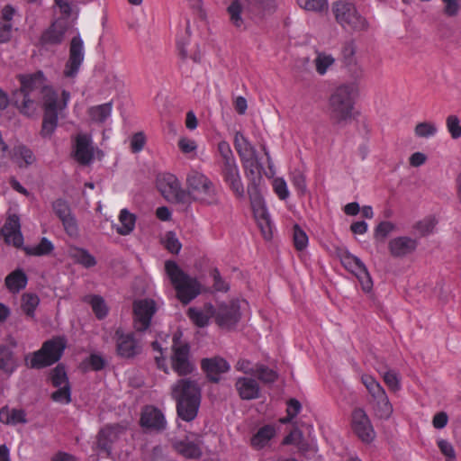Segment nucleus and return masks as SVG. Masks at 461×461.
Wrapping results in <instances>:
<instances>
[{
    "label": "nucleus",
    "mask_w": 461,
    "mask_h": 461,
    "mask_svg": "<svg viewBox=\"0 0 461 461\" xmlns=\"http://www.w3.org/2000/svg\"><path fill=\"white\" fill-rule=\"evenodd\" d=\"M20 88L12 94V101L20 112L27 116L32 115L42 99L44 116L41 127L42 137H50L55 131L58 114L65 106L69 94L62 92L63 104L59 101L58 94L44 86V75L41 71L17 77Z\"/></svg>",
    "instance_id": "obj_1"
},
{
    "label": "nucleus",
    "mask_w": 461,
    "mask_h": 461,
    "mask_svg": "<svg viewBox=\"0 0 461 461\" xmlns=\"http://www.w3.org/2000/svg\"><path fill=\"white\" fill-rule=\"evenodd\" d=\"M358 93V86L355 82L340 84L332 90L328 109L336 124L347 125L356 118L355 103Z\"/></svg>",
    "instance_id": "obj_2"
},
{
    "label": "nucleus",
    "mask_w": 461,
    "mask_h": 461,
    "mask_svg": "<svg viewBox=\"0 0 461 461\" xmlns=\"http://www.w3.org/2000/svg\"><path fill=\"white\" fill-rule=\"evenodd\" d=\"M171 395L177 402L178 416L185 421L194 420L201 399L197 384L191 379H180L171 386Z\"/></svg>",
    "instance_id": "obj_3"
},
{
    "label": "nucleus",
    "mask_w": 461,
    "mask_h": 461,
    "mask_svg": "<svg viewBox=\"0 0 461 461\" xmlns=\"http://www.w3.org/2000/svg\"><path fill=\"white\" fill-rule=\"evenodd\" d=\"M5 241L7 244H12L17 249L23 248V251L28 256H46L52 252L54 246L47 238H41L39 244L33 247H23V236L21 231L20 218L17 214H9L1 230Z\"/></svg>",
    "instance_id": "obj_4"
},
{
    "label": "nucleus",
    "mask_w": 461,
    "mask_h": 461,
    "mask_svg": "<svg viewBox=\"0 0 461 461\" xmlns=\"http://www.w3.org/2000/svg\"><path fill=\"white\" fill-rule=\"evenodd\" d=\"M165 271L176 292L177 298L184 304H187L200 294L197 280L186 275L176 262L166 261Z\"/></svg>",
    "instance_id": "obj_5"
},
{
    "label": "nucleus",
    "mask_w": 461,
    "mask_h": 461,
    "mask_svg": "<svg viewBox=\"0 0 461 461\" xmlns=\"http://www.w3.org/2000/svg\"><path fill=\"white\" fill-rule=\"evenodd\" d=\"M186 188L189 195L203 205L219 203V196L212 181L203 173L191 170L186 176Z\"/></svg>",
    "instance_id": "obj_6"
},
{
    "label": "nucleus",
    "mask_w": 461,
    "mask_h": 461,
    "mask_svg": "<svg viewBox=\"0 0 461 461\" xmlns=\"http://www.w3.org/2000/svg\"><path fill=\"white\" fill-rule=\"evenodd\" d=\"M66 347L65 337H53L44 341L40 349L26 357L27 366L34 369L50 366L61 358Z\"/></svg>",
    "instance_id": "obj_7"
},
{
    "label": "nucleus",
    "mask_w": 461,
    "mask_h": 461,
    "mask_svg": "<svg viewBox=\"0 0 461 461\" xmlns=\"http://www.w3.org/2000/svg\"><path fill=\"white\" fill-rule=\"evenodd\" d=\"M337 23L345 30L352 32H363L369 29V23L361 15L355 5L347 0H338L332 5Z\"/></svg>",
    "instance_id": "obj_8"
},
{
    "label": "nucleus",
    "mask_w": 461,
    "mask_h": 461,
    "mask_svg": "<svg viewBox=\"0 0 461 461\" xmlns=\"http://www.w3.org/2000/svg\"><path fill=\"white\" fill-rule=\"evenodd\" d=\"M61 17L55 20L51 25L43 32L41 41L42 44H59L63 41L66 32L71 27L68 18L71 14V0H54Z\"/></svg>",
    "instance_id": "obj_9"
},
{
    "label": "nucleus",
    "mask_w": 461,
    "mask_h": 461,
    "mask_svg": "<svg viewBox=\"0 0 461 461\" xmlns=\"http://www.w3.org/2000/svg\"><path fill=\"white\" fill-rule=\"evenodd\" d=\"M248 193L250 199L251 208L254 212L255 219L261 229L265 238L268 239L271 233L270 217L267 210L261 190L254 183L253 185L248 186Z\"/></svg>",
    "instance_id": "obj_10"
},
{
    "label": "nucleus",
    "mask_w": 461,
    "mask_h": 461,
    "mask_svg": "<svg viewBox=\"0 0 461 461\" xmlns=\"http://www.w3.org/2000/svg\"><path fill=\"white\" fill-rule=\"evenodd\" d=\"M172 350L171 366L173 370L178 375H187L191 374L194 369V365L189 358V347L187 344L182 343L179 340L177 334L174 335Z\"/></svg>",
    "instance_id": "obj_11"
},
{
    "label": "nucleus",
    "mask_w": 461,
    "mask_h": 461,
    "mask_svg": "<svg viewBox=\"0 0 461 461\" xmlns=\"http://www.w3.org/2000/svg\"><path fill=\"white\" fill-rule=\"evenodd\" d=\"M157 312L156 303L152 299H140L133 303V323L139 331L147 330Z\"/></svg>",
    "instance_id": "obj_12"
},
{
    "label": "nucleus",
    "mask_w": 461,
    "mask_h": 461,
    "mask_svg": "<svg viewBox=\"0 0 461 461\" xmlns=\"http://www.w3.org/2000/svg\"><path fill=\"white\" fill-rule=\"evenodd\" d=\"M351 428L363 442L369 443L375 438V433L370 419L362 408H356L352 411Z\"/></svg>",
    "instance_id": "obj_13"
},
{
    "label": "nucleus",
    "mask_w": 461,
    "mask_h": 461,
    "mask_svg": "<svg viewBox=\"0 0 461 461\" xmlns=\"http://www.w3.org/2000/svg\"><path fill=\"white\" fill-rule=\"evenodd\" d=\"M417 239L410 236H396L388 241L387 249L393 258H404L412 255L418 248Z\"/></svg>",
    "instance_id": "obj_14"
},
{
    "label": "nucleus",
    "mask_w": 461,
    "mask_h": 461,
    "mask_svg": "<svg viewBox=\"0 0 461 461\" xmlns=\"http://www.w3.org/2000/svg\"><path fill=\"white\" fill-rule=\"evenodd\" d=\"M157 186L163 197L169 202H180L184 197L181 184L172 174L160 175L157 179Z\"/></svg>",
    "instance_id": "obj_15"
},
{
    "label": "nucleus",
    "mask_w": 461,
    "mask_h": 461,
    "mask_svg": "<svg viewBox=\"0 0 461 461\" xmlns=\"http://www.w3.org/2000/svg\"><path fill=\"white\" fill-rule=\"evenodd\" d=\"M221 174L224 183L239 199L245 197V186L241 180L240 173L237 162L221 166Z\"/></svg>",
    "instance_id": "obj_16"
},
{
    "label": "nucleus",
    "mask_w": 461,
    "mask_h": 461,
    "mask_svg": "<svg viewBox=\"0 0 461 461\" xmlns=\"http://www.w3.org/2000/svg\"><path fill=\"white\" fill-rule=\"evenodd\" d=\"M93 78L103 88L104 94H110L122 86V81L118 76L113 71L108 69L104 63H101L94 68Z\"/></svg>",
    "instance_id": "obj_17"
},
{
    "label": "nucleus",
    "mask_w": 461,
    "mask_h": 461,
    "mask_svg": "<svg viewBox=\"0 0 461 461\" xmlns=\"http://www.w3.org/2000/svg\"><path fill=\"white\" fill-rule=\"evenodd\" d=\"M215 321L221 328H230L234 326L240 320V306L238 302L230 301L222 303L214 310Z\"/></svg>",
    "instance_id": "obj_18"
},
{
    "label": "nucleus",
    "mask_w": 461,
    "mask_h": 461,
    "mask_svg": "<svg viewBox=\"0 0 461 461\" xmlns=\"http://www.w3.org/2000/svg\"><path fill=\"white\" fill-rule=\"evenodd\" d=\"M84 60L83 41L78 37H73L70 42L69 58L66 63L64 76L66 77H74Z\"/></svg>",
    "instance_id": "obj_19"
},
{
    "label": "nucleus",
    "mask_w": 461,
    "mask_h": 461,
    "mask_svg": "<svg viewBox=\"0 0 461 461\" xmlns=\"http://www.w3.org/2000/svg\"><path fill=\"white\" fill-rule=\"evenodd\" d=\"M52 209L61 221L67 234L70 237H76L78 233V228L68 203L62 199H58L52 203Z\"/></svg>",
    "instance_id": "obj_20"
},
{
    "label": "nucleus",
    "mask_w": 461,
    "mask_h": 461,
    "mask_svg": "<svg viewBox=\"0 0 461 461\" xmlns=\"http://www.w3.org/2000/svg\"><path fill=\"white\" fill-rule=\"evenodd\" d=\"M115 335L117 352L121 357L129 358L140 352V343L132 333H123L121 330H117Z\"/></svg>",
    "instance_id": "obj_21"
},
{
    "label": "nucleus",
    "mask_w": 461,
    "mask_h": 461,
    "mask_svg": "<svg viewBox=\"0 0 461 461\" xmlns=\"http://www.w3.org/2000/svg\"><path fill=\"white\" fill-rule=\"evenodd\" d=\"M253 9L249 0H233L227 7V14L230 23L237 29L245 28L247 13Z\"/></svg>",
    "instance_id": "obj_22"
},
{
    "label": "nucleus",
    "mask_w": 461,
    "mask_h": 461,
    "mask_svg": "<svg viewBox=\"0 0 461 461\" xmlns=\"http://www.w3.org/2000/svg\"><path fill=\"white\" fill-rule=\"evenodd\" d=\"M140 424L147 429L160 430L165 428L166 420L158 409L148 406L142 411Z\"/></svg>",
    "instance_id": "obj_23"
},
{
    "label": "nucleus",
    "mask_w": 461,
    "mask_h": 461,
    "mask_svg": "<svg viewBox=\"0 0 461 461\" xmlns=\"http://www.w3.org/2000/svg\"><path fill=\"white\" fill-rule=\"evenodd\" d=\"M234 147L243 163H249L257 157L255 147L241 131H236L233 140Z\"/></svg>",
    "instance_id": "obj_24"
},
{
    "label": "nucleus",
    "mask_w": 461,
    "mask_h": 461,
    "mask_svg": "<svg viewBox=\"0 0 461 461\" xmlns=\"http://www.w3.org/2000/svg\"><path fill=\"white\" fill-rule=\"evenodd\" d=\"M125 428L122 425H109L101 429L97 438L98 447L108 450L111 445L118 440L124 433Z\"/></svg>",
    "instance_id": "obj_25"
},
{
    "label": "nucleus",
    "mask_w": 461,
    "mask_h": 461,
    "mask_svg": "<svg viewBox=\"0 0 461 461\" xmlns=\"http://www.w3.org/2000/svg\"><path fill=\"white\" fill-rule=\"evenodd\" d=\"M235 387L242 400H253L259 397V385L252 378L239 377L235 383Z\"/></svg>",
    "instance_id": "obj_26"
},
{
    "label": "nucleus",
    "mask_w": 461,
    "mask_h": 461,
    "mask_svg": "<svg viewBox=\"0 0 461 461\" xmlns=\"http://www.w3.org/2000/svg\"><path fill=\"white\" fill-rule=\"evenodd\" d=\"M202 367L212 381L218 382L220 375L230 369V365L221 357L206 358L202 361Z\"/></svg>",
    "instance_id": "obj_27"
},
{
    "label": "nucleus",
    "mask_w": 461,
    "mask_h": 461,
    "mask_svg": "<svg viewBox=\"0 0 461 461\" xmlns=\"http://www.w3.org/2000/svg\"><path fill=\"white\" fill-rule=\"evenodd\" d=\"M9 158L19 167H28L35 161L32 150L23 144L15 145L11 150Z\"/></svg>",
    "instance_id": "obj_28"
},
{
    "label": "nucleus",
    "mask_w": 461,
    "mask_h": 461,
    "mask_svg": "<svg viewBox=\"0 0 461 461\" xmlns=\"http://www.w3.org/2000/svg\"><path fill=\"white\" fill-rule=\"evenodd\" d=\"M276 429L273 425H265L258 429V431L250 438L251 446L256 449H261L269 445L271 439L276 436Z\"/></svg>",
    "instance_id": "obj_29"
},
{
    "label": "nucleus",
    "mask_w": 461,
    "mask_h": 461,
    "mask_svg": "<svg viewBox=\"0 0 461 461\" xmlns=\"http://www.w3.org/2000/svg\"><path fill=\"white\" fill-rule=\"evenodd\" d=\"M14 14V9L11 5H6L2 10L0 15V42H7L12 35V19Z\"/></svg>",
    "instance_id": "obj_30"
},
{
    "label": "nucleus",
    "mask_w": 461,
    "mask_h": 461,
    "mask_svg": "<svg viewBox=\"0 0 461 461\" xmlns=\"http://www.w3.org/2000/svg\"><path fill=\"white\" fill-rule=\"evenodd\" d=\"M188 317L198 327H204L208 324L210 318L214 316V308L212 304H206L203 309L189 308Z\"/></svg>",
    "instance_id": "obj_31"
},
{
    "label": "nucleus",
    "mask_w": 461,
    "mask_h": 461,
    "mask_svg": "<svg viewBox=\"0 0 461 461\" xmlns=\"http://www.w3.org/2000/svg\"><path fill=\"white\" fill-rule=\"evenodd\" d=\"M28 278L22 269H15L5 279V284L11 293H18L27 285Z\"/></svg>",
    "instance_id": "obj_32"
},
{
    "label": "nucleus",
    "mask_w": 461,
    "mask_h": 461,
    "mask_svg": "<svg viewBox=\"0 0 461 461\" xmlns=\"http://www.w3.org/2000/svg\"><path fill=\"white\" fill-rule=\"evenodd\" d=\"M118 220L120 225L116 227L117 233L127 236L134 230L137 218L128 209L124 208L120 211Z\"/></svg>",
    "instance_id": "obj_33"
},
{
    "label": "nucleus",
    "mask_w": 461,
    "mask_h": 461,
    "mask_svg": "<svg viewBox=\"0 0 461 461\" xmlns=\"http://www.w3.org/2000/svg\"><path fill=\"white\" fill-rule=\"evenodd\" d=\"M113 102L92 106L88 109V122L93 123L102 124L112 114Z\"/></svg>",
    "instance_id": "obj_34"
},
{
    "label": "nucleus",
    "mask_w": 461,
    "mask_h": 461,
    "mask_svg": "<svg viewBox=\"0 0 461 461\" xmlns=\"http://www.w3.org/2000/svg\"><path fill=\"white\" fill-rule=\"evenodd\" d=\"M0 421L7 425L25 423L26 414L22 409H10L5 406L0 409Z\"/></svg>",
    "instance_id": "obj_35"
},
{
    "label": "nucleus",
    "mask_w": 461,
    "mask_h": 461,
    "mask_svg": "<svg viewBox=\"0 0 461 461\" xmlns=\"http://www.w3.org/2000/svg\"><path fill=\"white\" fill-rule=\"evenodd\" d=\"M373 411L375 417L381 420H388L393 412V408L386 395L371 402Z\"/></svg>",
    "instance_id": "obj_36"
},
{
    "label": "nucleus",
    "mask_w": 461,
    "mask_h": 461,
    "mask_svg": "<svg viewBox=\"0 0 461 461\" xmlns=\"http://www.w3.org/2000/svg\"><path fill=\"white\" fill-rule=\"evenodd\" d=\"M17 367L12 350L6 346H0V371L5 375H12Z\"/></svg>",
    "instance_id": "obj_37"
},
{
    "label": "nucleus",
    "mask_w": 461,
    "mask_h": 461,
    "mask_svg": "<svg viewBox=\"0 0 461 461\" xmlns=\"http://www.w3.org/2000/svg\"><path fill=\"white\" fill-rule=\"evenodd\" d=\"M196 437V443L194 442H185V441H176L174 443V447L176 450L188 458H196L201 455V449L198 444V436Z\"/></svg>",
    "instance_id": "obj_38"
},
{
    "label": "nucleus",
    "mask_w": 461,
    "mask_h": 461,
    "mask_svg": "<svg viewBox=\"0 0 461 461\" xmlns=\"http://www.w3.org/2000/svg\"><path fill=\"white\" fill-rule=\"evenodd\" d=\"M334 63L335 58L325 52H317L313 60L316 72L321 76L325 75Z\"/></svg>",
    "instance_id": "obj_39"
},
{
    "label": "nucleus",
    "mask_w": 461,
    "mask_h": 461,
    "mask_svg": "<svg viewBox=\"0 0 461 461\" xmlns=\"http://www.w3.org/2000/svg\"><path fill=\"white\" fill-rule=\"evenodd\" d=\"M361 381L370 393L372 401L377 400L386 395L384 389L373 376L363 375L361 376Z\"/></svg>",
    "instance_id": "obj_40"
},
{
    "label": "nucleus",
    "mask_w": 461,
    "mask_h": 461,
    "mask_svg": "<svg viewBox=\"0 0 461 461\" xmlns=\"http://www.w3.org/2000/svg\"><path fill=\"white\" fill-rule=\"evenodd\" d=\"M88 303L95 317L99 320L105 318L109 312V307L104 299L99 295L91 296Z\"/></svg>",
    "instance_id": "obj_41"
},
{
    "label": "nucleus",
    "mask_w": 461,
    "mask_h": 461,
    "mask_svg": "<svg viewBox=\"0 0 461 461\" xmlns=\"http://www.w3.org/2000/svg\"><path fill=\"white\" fill-rule=\"evenodd\" d=\"M243 164H244V167L246 169L247 176L251 179V182L249 184L248 186H251L255 183L258 185V187L260 188L259 183H260L262 177L260 175L261 167L258 161V156L256 157L255 159H253V160L251 159V161H249V163H243Z\"/></svg>",
    "instance_id": "obj_42"
},
{
    "label": "nucleus",
    "mask_w": 461,
    "mask_h": 461,
    "mask_svg": "<svg viewBox=\"0 0 461 461\" xmlns=\"http://www.w3.org/2000/svg\"><path fill=\"white\" fill-rule=\"evenodd\" d=\"M75 159L81 165H86V135L79 134L76 139L73 151Z\"/></svg>",
    "instance_id": "obj_43"
},
{
    "label": "nucleus",
    "mask_w": 461,
    "mask_h": 461,
    "mask_svg": "<svg viewBox=\"0 0 461 461\" xmlns=\"http://www.w3.org/2000/svg\"><path fill=\"white\" fill-rule=\"evenodd\" d=\"M342 265L348 271L356 275L357 272L364 268L366 265L358 258L357 257L350 254L349 252H345L341 255L340 258Z\"/></svg>",
    "instance_id": "obj_44"
},
{
    "label": "nucleus",
    "mask_w": 461,
    "mask_h": 461,
    "mask_svg": "<svg viewBox=\"0 0 461 461\" xmlns=\"http://www.w3.org/2000/svg\"><path fill=\"white\" fill-rule=\"evenodd\" d=\"M39 303L40 299L36 294L26 293L22 296L21 307L27 316L33 317Z\"/></svg>",
    "instance_id": "obj_45"
},
{
    "label": "nucleus",
    "mask_w": 461,
    "mask_h": 461,
    "mask_svg": "<svg viewBox=\"0 0 461 461\" xmlns=\"http://www.w3.org/2000/svg\"><path fill=\"white\" fill-rule=\"evenodd\" d=\"M177 146L181 152L188 156V158H195L197 157L198 145L196 140L182 136L178 140Z\"/></svg>",
    "instance_id": "obj_46"
},
{
    "label": "nucleus",
    "mask_w": 461,
    "mask_h": 461,
    "mask_svg": "<svg viewBox=\"0 0 461 461\" xmlns=\"http://www.w3.org/2000/svg\"><path fill=\"white\" fill-rule=\"evenodd\" d=\"M437 132V124L432 122H419L414 128L415 136L418 138H431L435 136Z\"/></svg>",
    "instance_id": "obj_47"
},
{
    "label": "nucleus",
    "mask_w": 461,
    "mask_h": 461,
    "mask_svg": "<svg viewBox=\"0 0 461 461\" xmlns=\"http://www.w3.org/2000/svg\"><path fill=\"white\" fill-rule=\"evenodd\" d=\"M161 242L164 247L173 254H178L182 244L179 241L176 234L173 231H167L161 238Z\"/></svg>",
    "instance_id": "obj_48"
},
{
    "label": "nucleus",
    "mask_w": 461,
    "mask_h": 461,
    "mask_svg": "<svg viewBox=\"0 0 461 461\" xmlns=\"http://www.w3.org/2000/svg\"><path fill=\"white\" fill-rule=\"evenodd\" d=\"M217 149H218V153L221 157L220 167L237 162L236 158L233 155V152L230 149V146L227 141H225V140L220 141L218 143Z\"/></svg>",
    "instance_id": "obj_49"
},
{
    "label": "nucleus",
    "mask_w": 461,
    "mask_h": 461,
    "mask_svg": "<svg viewBox=\"0 0 461 461\" xmlns=\"http://www.w3.org/2000/svg\"><path fill=\"white\" fill-rule=\"evenodd\" d=\"M385 384L393 392H397L401 389L400 377L397 372L386 369L379 371Z\"/></svg>",
    "instance_id": "obj_50"
},
{
    "label": "nucleus",
    "mask_w": 461,
    "mask_h": 461,
    "mask_svg": "<svg viewBox=\"0 0 461 461\" xmlns=\"http://www.w3.org/2000/svg\"><path fill=\"white\" fill-rule=\"evenodd\" d=\"M300 7L306 11L321 13L328 10L327 0H297Z\"/></svg>",
    "instance_id": "obj_51"
},
{
    "label": "nucleus",
    "mask_w": 461,
    "mask_h": 461,
    "mask_svg": "<svg viewBox=\"0 0 461 461\" xmlns=\"http://www.w3.org/2000/svg\"><path fill=\"white\" fill-rule=\"evenodd\" d=\"M50 380L54 387H59L66 384H69L65 367L61 365H58L50 371Z\"/></svg>",
    "instance_id": "obj_52"
},
{
    "label": "nucleus",
    "mask_w": 461,
    "mask_h": 461,
    "mask_svg": "<svg viewBox=\"0 0 461 461\" xmlns=\"http://www.w3.org/2000/svg\"><path fill=\"white\" fill-rule=\"evenodd\" d=\"M57 388L58 389L50 395L51 400L55 402L68 404L71 402V390L69 384H66Z\"/></svg>",
    "instance_id": "obj_53"
},
{
    "label": "nucleus",
    "mask_w": 461,
    "mask_h": 461,
    "mask_svg": "<svg viewBox=\"0 0 461 461\" xmlns=\"http://www.w3.org/2000/svg\"><path fill=\"white\" fill-rule=\"evenodd\" d=\"M396 225L388 221H381L375 229L374 236L376 240H384L389 234L395 231Z\"/></svg>",
    "instance_id": "obj_54"
},
{
    "label": "nucleus",
    "mask_w": 461,
    "mask_h": 461,
    "mask_svg": "<svg viewBox=\"0 0 461 461\" xmlns=\"http://www.w3.org/2000/svg\"><path fill=\"white\" fill-rule=\"evenodd\" d=\"M446 126L452 139L456 140L461 137V122L456 115H448L446 120Z\"/></svg>",
    "instance_id": "obj_55"
},
{
    "label": "nucleus",
    "mask_w": 461,
    "mask_h": 461,
    "mask_svg": "<svg viewBox=\"0 0 461 461\" xmlns=\"http://www.w3.org/2000/svg\"><path fill=\"white\" fill-rule=\"evenodd\" d=\"M293 238L297 250H303L307 247L308 236L297 224L294 226Z\"/></svg>",
    "instance_id": "obj_56"
},
{
    "label": "nucleus",
    "mask_w": 461,
    "mask_h": 461,
    "mask_svg": "<svg viewBox=\"0 0 461 461\" xmlns=\"http://www.w3.org/2000/svg\"><path fill=\"white\" fill-rule=\"evenodd\" d=\"M436 223L434 218H426L417 222L414 228L420 236H427L433 232Z\"/></svg>",
    "instance_id": "obj_57"
},
{
    "label": "nucleus",
    "mask_w": 461,
    "mask_h": 461,
    "mask_svg": "<svg viewBox=\"0 0 461 461\" xmlns=\"http://www.w3.org/2000/svg\"><path fill=\"white\" fill-rule=\"evenodd\" d=\"M255 375H257L258 379L263 383H274L277 378V375L274 370L262 365L256 366Z\"/></svg>",
    "instance_id": "obj_58"
},
{
    "label": "nucleus",
    "mask_w": 461,
    "mask_h": 461,
    "mask_svg": "<svg viewBox=\"0 0 461 461\" xmlns=\"http://www.w3.org/2000/svg\"><path fill=\"white\" fill-rule=\"evenodd\" d=\"M355 276L358 279L362 289L365 292H370L373 287V281L369 272L367 271L366 267L361 268V270L357 272Z\"/></svg>",
    "instance_id": "obj_59"
},
{
    "label": "nucleus",
    "mask_w": 461,
    "mask_h": 461,
    "mask_svg": "<svg viewBox=\"0 0 461 461\" xmlns=\"http://www.w3.org/2000/svg\"><path fill=\"white\" fill-rule=\"evenodd\" d=\"M437 443L447 461H456V452L451 443L442 438L438 439Z\"/></svg>",
    "instance_id": "obj_60"
},
{
    "label": "nucleus",
    "mask_w": 461,
    "mask_h": 461,
    "mask_svg": "<svg viewBox=\"0 0 461 461\" xmlns=\"http://www.w3.org/2000/svg\"><path fill=\"white\" fill-rule=\"evenodd\" d=\"M357 52V46L353 41H349L345 44V46L342 49V56L345 60V62L348 65L355 64L356 59L355 55Z\"/></svg>",
    "instance_id": "obj_61"
},
{
    "label": "nucleus",
    "mask_w": 461,
    "mask_h": 461,
    "mask_svg": "<svg viewBox=\"0 0 461 461\" xmlns=\"http://www.w3.org/2000/svg\"><path fill=\"white\" fill-rule=\"evenodd\" d=\"M291 181L300 194H305L306 181L304 175L301 171L293 172L291 176Z\"/></svg>",
    "instance_id": "obj_62"
},
{
    "label": "nucleus",
    "mask_w": 461,
    "mask_h": 461,
    "mask_svg": "<svg viewBox=\"0 0 461 461\" xmlns=\"http://www.w3.org/2000/svg\"><path fill=\"white\" fill-rule=\"evenodd\" d=\"M443 12L447 16H456L461 8V0H442Z\"/></svg>",
    "instance_id": "obj_63"
},
{
    "label": "nucleus",
    "mask_w": 461,
    "mask_h": 461,
    "mask_svg": "<svg viewBox=\"0 0 461 461\" xmlns=\"http://www.w3.org/2000/svg\"><path fill=\"white\" fill-rule=\"evenodd\" d=\"M274 190L276 195L281 200H285L289 196V191L287 187V184L284 178H276L273 183Z\"/></svg>",
    "instance_id": "obj_64"
}]
</instances>
